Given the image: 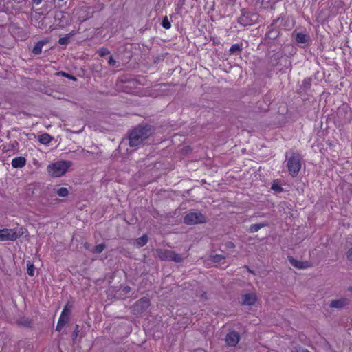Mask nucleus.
<instances>
[{
  "instance_id": "nucleus-16",
  "label": "nucleus",
  "mask_w": 352,
  "mask_h": 352,
  "mask_svg": "<svg viewBox=\"0 0 352 352\" xmlns=\"http://www.w3.org/2000/svg\"><path fill=\"white\" fill-rule=\"evenodd\" d=\"M74 34H75L74 31H72L71 33H69V34H67L65 36L60 38H59V40H58V43H59V44H60V45H67V44H68V43H69V38H70L72 36H74Z\"/></svg>"
},
{
  "instance_id": "nucleus-30",
  "label": "nucleus",
  "mask_w": 352,
  "mask_h": 352,
  "mask_svg": "<svg viewBox=\"0 0 352 352\" xmlns=\"http://www.w3.org/2000/svg\"><path fill=\"white\" fill-rule=\"evenodd\" d=\"M221 258H222V256L221 255H216L214 257V261H219Z\"/></svg>"
},
{
  "instance_id": "nucleus-33",
  "label": "nucleus",
  "mask_w": 352,
  "mask_h": 352,
  "mask_svg": "<svg viewBox=\"0 0 352 352\" xmlns=\"http://www.w3.org/2000/svg\"><path fill=\"white\" fill-rule=\"evenodd\" d=\"M228 247H231V248H232V247H234V244H233L232 243H231V242H230V243H229V245H228Z\"/></svg>"
},
{
  "instance_id": "nucleus-7",
  "label": "nucleus",
  "mask_w": 352,
  "mask_h": 352,
  "mask_svg": "<svg viewBox=\"0 0 352 352\" xmlns=\"http://www.w3.org/2000/svg\"><path fill=\"white\" fill-rule=\"evenodd\" d=\"M71 309L69 307L68 305H67L63 310L61 312V314L59 317L57 325H56V330L60 331L64 325L68 322L69 316L70 314Z\"/></svg>"
},
{
  "instance_id": "nucleus-3",
  "label": "nucleus",
  "mask_w": 352,
  "mask_h": 352,
  "mask_svg": "<svg viewBox=\"0 0 352 352\" xmlns=\"http://www.w3.org/2000/svg\"><path fill=\"white\" fill-rule=\"evenodd\" d=\"M23 234L21 228L0 229V241H15Z\"/></svg>"
},
{
  "instance_id": "nucleus-4",
  "label": "nucleus",
  "mask_w": 352,
  "mask_h": 352,
  "mask_svg": "<svg viewBox=\"0 0 352 352\" xmlns=\"http://www.w3.org/2000/svg\"><path fill=\"white\" fill-rule=\"evenodd\" d=\"M288 171L292 177H296L301 168V157L299 155L294 153L287 161Z\"/></svg>"
},
{
  "instance_id": "nucleus-31",
  "label": "nucleus",
  "mask_w": 352,
  "mask_h": 352,
  "mask_svg": "<svg viewBox=\"0 0 352 352\" xmlns=\"http://www.w3.org/2000/svg\"><path fill=\"white\" fill-rule=\"evenodd\" d=\"M33 1L36 5H39L42 2V0H33Z\"/></svg>"
},
{
  "instance_id": "nucleus-18",
  "label": "nucleus",
  "mask_w": 352,
  "mask_h": 352,
  "mask_svg": "<svg viewBox=\"0 0 352 352\" xmlns=\"http://www.w3.org/2000/svg\"><path fill=\"white\" fill-rule=\"evenodd\" d=\"M27 272L29 276H33L34 274V265L31 262L27 263Z\"/></svg>"
},
{
  "instance_id": "nucleus-35",
  "label": "nucleus",
  "mask_w": 352,
  "mask_h": 352,
  "mask_svg": "<svg viewBox=\"0 0 352 352\" xmlns=\"http://www.w3.org/2000/svg\"><path fill=\"white\" fill-rule=\"evenodd\" d=\"M86 19H87V18L80 19V21H85Z\"/></svg>"
},
{
  "instance_id": "nucleus-34",
  "label": "nucleus",
  "mask_w": 352,
  "mask_h": 352,
  "mask_svg": "<svg viewBox=\"0 0 352 352\" xmlns=\"http://www.w3.org/2000/svg\"><path fill=\"white\" fill-rule=\"evenodd\" d=\"M349 291H350L352 293V286L349 287Z\"/></svg>"
},
{
  "instance_id": "nucleus-20",
  "label": "nucleus",
  "mask_w": 352,
  "mask_h": 352,
  "mask_svg": "<svg viewBox=\"0 0 352 352\" xmlns=\"http://www.w3.org/2000/svg\"><path fill=\"white\" fill-rule=\"evenodd\" d=\"M265 224L263 223H258V224H253L250 226V230L252 232H256L258 231L261 228L264 227Z\"/></svg>"
},
{
  "instance_id": "nucleus-17",
  "label": "nucleus",
  "mask_w": 352,
  "mask_h": 352,
  "mask_svg": "<svg viewBox=\"0 0 352 352\" xmlns=\"http://www.w3.org/2000/svg\"><path fill=\"white\" fill-rule=\"evenodd\" d=\"M148 241L147 236L146 235L142 236V237L136 239L135 245L137 247H142Z\"/></svg>"
},
{
  "instance_id": "nucleus-10",
  "label": "nucleus",
  "mask_w": 352,
  "mask_h": 352,
  "mask_svg": "<svg viewBox=\"0 0 352 352\" xmlns=\"http://www.w3.org/2000/svg\"><path fill=\"white\" fill-rule=\"evenodd\" d=\"M288 260L289 263L298 269H307L311 267V264L308 261H298L293 258L292 256H288Z\"/></svg>"
},
{
  "instance_id": "nucleus-37",
  "label": "nucleus",
  "mask_w": 352,
  "mask_h": 352,
  "mask_svg": "<svg viewBox=\"0 0 352 352\" xmlns=\"http://www.w3.org/2000/svg\"><path fill=\"white\" fill-rule=\"evenodd\" d=\"M301 352H309L308 350H302Z\"/></svg>"
},
{
  "instance_id": "nucleus-9",
  "label": "nucleus",
  "mask_w": 352,
  "mask_h": 352,
  "mask_svg": "<svg viewBox=\"0 0 352 352\" xmlns=\"http://www.w3.org/2000/svg\"><path fill=\"white\" fill-rule=\"evenodd\" d=\"M257 300L255 293H248L242 295L241 303L244 305H253Z\"/></svg>"
},
{
  "instance_id": "nucleus-28",
  "label": "nucleus",
  "mask_w": 352,
  "mask_h": 352,
  "mask_svg": "<svg viewBox=\"0 0 352 352\" xmlns=\"http://www.w3.org/2000/svg\"><path fill=\"white\" fill-rule=\"evenodd\" d=\"M108 63L110 65H114L116 64V61L112 56H110L109 58Z\"/></svg>"
},
{
  "instance_id": "nucleus-25",
  "label": "nucleus",
  "mask_w": 352,
  "mask_h": 352,
  "mask_svg": "<svg viewBox=\"0 0 352 352\" xmlns=\"http://www.w3.org/2000/svg\"><path fill=\"white\" fill-rule=\"evenodd\" d=\"M98 53L100 56H104L109 54V51L108 49L102 47L99 50Z\"/></svg>"
},
{
  "instance_id": "nucleus-32",
  "label": "nucleus",
  "mask_w": 352,
  "mask_h": 352,
  "mask_svg": "<svg viewBox=\"0 0 352 352\" xmlns=\"http://www.w3.org/2000/svg\"><path fill=\"white\" fill-rule=\"evenodd\" d=\"M124 291L125 292H128L129 291V287H124Z\"/></svg>"
},
{
  "instance_id": "nucleus-2",
  "label": "nucleus",
  "mask_w": 352,
  "mask_h": 352,
  "mask_svg": "<svg viewBox=\"0 0 352 352\" xmlns=\"http://www.w3.org/2000/svg\"><path fill=\"white\" fill-rule=\"evenodd\" d=\"M70 163L67 161H58L47 166V171L50 176L58 177L63 175L69 167Z\"/></svg>"
},
{
  "instance_id": "nucleus-21",
  "label": "nucleus",
  "mask_w": 352,
  "mask_h": 352,
  "mask_svg": "<svg viewBox=\"0 0 352 352\" xmlns=\"http://www.w3.org/2000/svg\"><path fill=\"white\" fill-rule=\"evenodd\" d=\"M68 190L65 187H61L57 190V195L60 197H66L68 195Z\"/></svg>"
},
{
  "instance_id": "nucleus-15",
  "label": "nucleus",
  "mask_w": 352,
  "mask_h": 352,
  "mask_svg": "<svg viewBox=\"0 0 352 352\" xmlns=\"http://www.w3.org/2000/svg\"><path fill=\"white\" fill-rule=\"evenodd\" d=\"M309 40V36L303 33H298L296 36V41L299 43H305Z\"/></svg>"
},
{
  "instance_id": "nucleus-1",
  "label": "nucleus",
  "mask_w": 352,
  "mask_h": 352,
  "mask_svg": "<svg viewBox=\"0 0 352 352\" xmlns=\"http://www.w3.org/2000/svg\"><path fill=\"white\" fill-rule=\"evenodd\" d=\"M149 131L144 127L137 128L131 131L129 135V144L131 147L140 145L148 136Z\"/></svg>"
},
{
  "instance_id": "nucleus-11",
  "label": "nucleus",
  "mask_w": 352,
  "mask_h": 352,
  "mask_svg": "<svg viewBox=\"0 0 352 352\" xmlns=\"http://www.w3.org/2000/svg\"><path fill=\"white\" fill-rule=\"evenodd\" d=\"M348 303V300L345 298L332 300L329 303L331 309H342Z\"/></svg>"
},
{
  "instance_id": "nucleus-12",
  "label": "nucleus",
  "mask_w": 352,
  "mask_h": 352,
  "mask_svg": "<svg viewBox=\"0 0 352 352\" xmlns=\"http://www.w3.org/2000/svg\"><path fill=\"white\" fill-rule=\"evenodd\" d=\"M26 160L23 157H17L12 160V166L14 168H22L25 165Z\"/></svg>"
},
{
  "instance_id": "nucleus-22",
  "label": "nucleus",
  "mask_w": 352,
  "mask_h": 352,
  "mask_svg": "<svg viewBox=\"0 0 352 352\" xmlns=\"http://www.w3.org/2000/svg\"><path fill=\"white\" fill-rule=\"evenodd\" d=\"M104 248H105L104 244H103V243H100V244L97 245L94 248V249L92 250V252H93L94 253H97V254H98V253L102 252L104 250Z\"/></svg>"
},
{
  "instance_id": "nucleus-5",
  "label": "nucleus",
  "mask_w": 352,
  "mask_h": 352,
  "mask_svg": "<svg viewBox=\"0 0 352 352\" xmlns=\"http://www.w3.org/2000/svg\"><path fill=\"white\" fill-rule=\"evenodd\" d=\"M156 256L162 260L173 261L176 263L182 262L184 258L183 256L176 254L172 250L162 249L156 250Z\"/></svg>"
},
{
  "instance_id": "nucleus-29",
  "label": "nucleus",
  "mask_w": 352,
  "mask_h": 352,
  "mask_svg": "<svg viewBox=\"0 0 352 352\" xmlns=\"http://www.w3.org/2000/svg\"><path fill=\"white\" fill-rule=\"evenodd\" d=\"M347 256L350 261H352V247L348 250Z\"/></svg>"
},
{
  "instance_id": "nucleus-8",
  "label": "nucleus",
  "mask_w": 352,
  "mask_h": 352,
  "mask_svg": "<svg viewBox=\"0 0 352 352\" xmlns=\"http://www.w3.org/2000/svg\"><path fill=\"white\" fill-rule=\"evenodd\" d=\"M239 334L234 331L228 333L226 337V342L230 346H235L239 342Z\"/></svg>"
},
{
  "instance_id": "nucleus-26",
  "label": "nucleus",
  "mask_w": 352,
  "mask_h": 352,
  "mask_svg": "<svg viewBox=\"0 0 352 352\" xmlns=\"http://www.w3.org/2000/svg\"><path fill=\"white\" fill-rule=\"evenodd\" d=\"M57 74L58 75H61L62 76L67 77V78H68L69 79H72L73 80H76L75 77H74V76H71V75H69V74H67L65 72H58V73H57Z\"/></svg>"
},
{
  "instance_id": "nucleus-6",
  "label": "nucleus",
  "mask_w": 352,
  "mask_h": 352,
  "mask_svg": "<svg viewBox=\"0 0 352 352\" xmlns=\"http://www.w3.org/2000/svg\"><path fill=\"white\" fill-rule=\"evenodd\" d=\"M184 221L188 225H194L204 223L206 217L200 212H190L185 216Z\"/></svg>"
},
{
  "instance_id": "nucleus-23",
  "label": "nucleus",
  "mask_w": 352,
  "mask_h": 352,
  "mask_svg": "<svg viewBox=\"0 0 352 352\" xmlns=\"http://www.w3.org/2000/svg\"><path fill=\"white\" fill-rule=\"evenodd\" d=\"M162 26L164 28L166 29V30H168L171 27V25H170V23L169 22L167 16H165L162 21Z\"/></svg>"
},
{
  "instance_id": "nucleus-27",
  "label": "nucleus",
  "mask_w": 352,
  "mask_h": 352,
  "mask_svg": "<svg viewBox=\"0 0 352 352\" xmlns=\"http://www.w3.org/2000/svg\"><path fill=\"white\" fill-rule=\"evenodd\" d=\"M237 50H240V46L237 44L232 45L230 49V51L232 52H234Z\"/></svg>"
},
{
  "instance_id": "nucleus-24",
  "label": "nucleus",
  "mask_w": 352,
  "mask_h": 352,
  "mask_svg": "<svg viewBox=\"0 0 352 352\" xmlns=\"http://www.w3.org/2000/svg\"><path fill=\"white\" fill-rule=\"evenodd\" d=\"M272 189L276 192H281L283 190V188L280 187V186L278 184L274 182L272 186Z\"/></svg>"
},
{
  "instance_id": "nucleus-14",
  "label": "nucleus",
  "mask_w": 352,
  "mask_h": 352,
  "mask_svg": "<svg viewBox=\"0 0 352 352\" xmlns=\"http://www.w3.org/2000/svg\"><path fill=\"white\" fill-rule=\"evenodd\" d=\"M38 141L41 144L47 145L52 141V138L49 134L44 133L39 136Z\"/></svg>"
},
{
  "instance_id": "nucleus-19",
  "label": "nucleus",
  "mask_w": 352,
  "mask_h": 352,
  "mask_svg": "<svg viewBox=\"0 0 352 352\" xmlns=\"http://www.w3.org/2000/svg\"><path fill=\"white\" fill-rule=\"evenodd\" d=\"M148 299L146 298H142L140 299V300H138L137 302H136V305L135 306L139 307H147L148 306Z\"/></svg>"
},
{
  "instance_id": "nucleus-36",
  "label": "nucleus",
  "mask_w": 352,
  "mask_h": 352,
  "mask_svg": "<svg viewBox=\"0 0 352 352\" xmlns=\"http://www.w3.org/2000/svg\"><path fill=\"white\" fill-rule=\"evenodd\" d=\"M78 326L76 325V329H78ZM76 336H77V329H76Z\"/></svg>"
},
{
  "instance_id": "nucleus-13",
  "label": "nucleus",
  "mask_w": 352,
  "mask_h": 352,
  "mask_svg": "<svg viewBox=\"0 0 352 352\" xmlns=\"http://www.w3.org/2000/svg\"><path fill=\"white\" fill-rule=\"evenodd\" d=\"M47 43V41H40L34 47L32 52L34 54L38 55L42 52V48L45 44Z\"/></svg>"
}]
</instances>
